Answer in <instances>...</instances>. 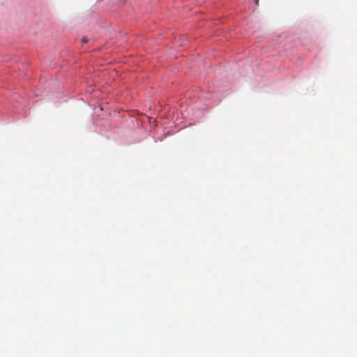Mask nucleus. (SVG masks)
<instances>
[{"mask_svg":"<svg viewBox=\"0 0 357 357\" xmlns=\"http://www.w3.org/2000/svg\"><path fill=\"white\" fill-rule=\"evenodd\" d=\"M259 0H255V4H258Z\"/></svg>","mask_w":357,"mask_h":357,"instance_id":"obj_2","label":"nucleus"},{"mask_svg":"<svg viewBox=\"0 0 357 357\" xmlns=\"http://www.w3.org/2000/svg\"><path fill=\"white\" fill-rule=\"evenodd\" d=\"M87 42H88V39H87L86 38H82V45H83L84 43H87Z\"/></svg>","mask_w":357,"mask_h":357,"instance_id":"obj_1","label":"nucleus"}]
</instances>
